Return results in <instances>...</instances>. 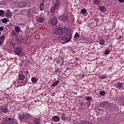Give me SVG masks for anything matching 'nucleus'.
Masks as SVG:
<instances>
[{
	"mask_svg": "<svg viewBox=\"0 0 124 124\" xmlns=\"http://www.w3.org/2000/svg\"><path fill=\"white\" fill-rule=\"evenodd\" d=\"M48 23L52 26H56L58 24V19L56 17H53L49 21Z\"/></svg>",
	"mask_w": 124,
	"mask_h": 124,
	"instance_id": "5",
	"label": "nucleus"
},
{
	"mask_svg": "<svg viewBox=\"0 0 124 124\" xmlns=\"http://www.w3.org/2000/svg\"><path fill=\"white\" fill-rule=\"evenodd\" d=\"M31 124H36L35 122L33 123H31Z\"/></svg>",
	"mask_w": 124,
	"mask_h": 124,
	"instance_id": "44",
	"label": "nucleus"
},
{
	"mask_svg": "<svg viewBox=\"0 0 124 124\" xmlns=\"http://www.w3.org/2000/svg\"><path fill=\"white\" fill-rule=\"evenodd\" d=\"M1 22L4 24H6L7 22H9V20L7 18H4L1 20Z\"/></svg>",
	"mask_w": 124,
	"mask_h": 124,
	"instance_id": "20",
	"label": "nucleus"
},
{
	"mask_svg": "<svg viewBox=\"0 0 124 124\" xmlns=\"http://www.w3.org/2000/svg\"><path fill=\"white\" fill-rule=\"evenodd\" d=\"M44 21H45V19L44 18V17H40L38 18V21L39 22V23H43Z\"/></svg>",
	"mask_w": 124,
	"mask_h": 124,
	"instance_id": "18",
	"label": "nucleus"
},
{
	"mask_svg": "<svg viewBox=\"0 0 124 124\" xmlns=\"http://www.w3.org/2000/svg\"><path fill=\"white\" fill-rule=\"evenodd\" d=\"M101 0H94L93 3L95 4H97V5H99V4H101Z\"/></svg>",
	"mask_w": 124,
	"mask_h": 124,
	"instance_id": "19",
	"label": "nucleus"
},
{
	"mask_svg": "<svg viewBox=\"0 0 124 124\" xmlns=\"http://www.w3.org/2000/svg\"><path fill=\"white\" fill-rule=\"evenodd\" d=\"M61 6V1L60 0H56L54 4L50 9V12H54L55 10H58Z\"/></svg>",
	"mask_w": 124,
	"mask_h": 124,
	"instance_id": "2",
	"label": "nucleus"
},
{
	"mask_svg": "<svg viewBox=\"0 0 124 124\" xmlns=\"http://www.w3.org/2000/svg\"><path fill=\"white\" fill-rule=\"evenodd\" d=\"M25 78H26V77L25 76V75H23V74H19L18 75V79L19 80H24V79H25Z\"/></svg>",
	"mask_w": 124,
	"mask_h": 124,
	"instance_id": "17",
	"label": "nucleus"
},
{
	"mask_svg": "<svg viewBox=\"0 0 124 124\" xmlns=\"http://www.w3.org/2000/svg\"><path fill=\"white\" fill-rule=\"evenodd\" d=\"M34 123H35L36 124H39V123H40V120L38 119H35L34 120Z\"/></svg>",
	"mask_w": 124,
	"mask_h": 124,
	"instance_id": "27",
	"label": "nucleus"
},
{
	"mask_svg": "<svg viewBox=\"0 0 124 124\" xmlns=\"http://www.w3.org/2000/svg\"><path fill=\"white\" fill-rule=\"evenodd\" d=\"M122 105L123 106H124V97L122 99Z\"/></svg>",
	"mask_w": 124,
	"mask_h": 124,
	"instance_id": "40",
	"label": "nucleus"
},
{
	"mask_svg": "<svg viewBox=\"0 0 124 124\" xmlns=\"http://www.w3.org/2000/svg\"><path fill=\"white\" fill-rule=\"evenodd\" d=\"M26 84H27V82H26L25 83H23V86H24V85H26Z\"/></svg>",
	"mask_w": 124,
	"mask_h": 124,
	"instance_id": "45",
	"label": "nucleus"
},
{
	"mask_svg": "<svg viewBox=\"0 0 124 124\" xmlns=\"http://www.w3.org/2000/svg\"><path fill=\"white\" fill-rule=\"evenodd\" d=\"M60 116L58 115H55L52 117V121L54 123H58V122H60Z\"/></svg>",
	"mask_w": 124,
	"mask_h": 124,
	"instance_id": "11",
	"label": "nucleus"
},
{
	"mask_svg": "<svg viewBox=\"0 0 124 124\" xmlns=\"http://www.w3.org/2000/svg\"><path fill=\"white\" fill-rule=\"evenodd\" d=\"M2 44H3V42L0 41V45H2Z\"/></svg>",
	"mask_w": 124,
	"mask_h": 124,
	"instance_id": "42",
	"label": "nucleus"
},
{
	"mask_svg": "<svg viewBox=\"0 0 124 124\" xmlns=\"http://www.w3.org/2000/svg\"><path fill=\"white\" fill-rule=\"evenodd\" d=\"M0 41L4 42V35H2L0 37Z\"/></svg>",
	"mask_w": 124,
	"mask_h": 124,
	"instance_id": "29",
	"label": "nucleus"
},
{
	"mask_svg": "<svg viewBox=\"0 0 124 124\" xmlns=\"http://www.w3.org/2000/svg\"><path fill=\"white\" fill-rule=\"evenodd\" d=\"M10 16H11V13L10 12H8L6 14V17H10Z\"/></svg>",
	"mask_w": 124,
	"mask_h": 124,
	"instance_id": "35",
	"label": "nucleus"
},
{
	"mask_svg": "<svg viewBox=\"0 0 124 124\" xmlns=\"http://www.w3.org/2000/svg\"><path fill=\"white\" fill-rule=\"evenodd\" d=\"M99 9L100 11H101V12H104V11H106V7L104 5L100 6Z\"/></svg>",
	"mask_w": 124,
	"mask_h": 124,
	"instance_id": "14",
	"label": "nucleus"
},
{
	"mask_svg": "<svg viewBox=\"0 0 124 124\" xmlns=\"http://www.w3.org/2000/svg\"><path fill=\"white\" fill-rule=\"evenodd\" d=\"M15 30L17 33H19V32H20V31H21V29H20V27H19V26H16L15 27Z\"/></svg>",
	"mask_w": 124,
	"mask_h": 124,
	"instance_id": "21",
	"label": "nucleus"
},
{
	"mask_svg": "<svg viewBox=\"0 0 124 124\" xmlns=\"http://www.w3.org/2000/svg\"><path fill=\"white\" fill-rule=\"evenodd\" d=\"M114 87L118 90H121V89H124V84L122 82H116L114 84Z\"/></svg>",
	"mask_w": 124,
	"mask_h": 124,
	"instance_id": "6",
	"label": "nucleus"
},
{
	"mask_svg": "<svg viewBox=\"0 0 124 124\" xmlns=\"http://www.w3.org/2000/svg\"><path fill=\"white\" fill-rule=\"evenodd\" d=\"M79 124H91V123L88 121L82 120L79 122Z\"/></svg>",
	"mask_w": 124,
	"mask_h": 124,
	"instance_id": "15",
	"label": "nucleus"
},
{
	"mask_svg": "<svg viewBox=\"0 0 124 124\" xmlns=\"http://www.w3.org/2000/svg\"><path fill=\"white\" fill-rule=\"evenodd\" d=\"M14 51H15V53L16 54V55H18V56L22 54V49H21V48L16 47L15 48Z\"/></svg>",
	"mask_w": 124,
	"mask_h": 124,
	"instance_id": "10",
	"label": "nucleus"
},
{
	"mask_svg": "<svg viewBox=\"0 0 124 124\" xmlns=\"http://www.w3.org/2000/svg\"><path fill=\"white\" fill-rule=\"evenodd\" d=\"M63 31L65 32V36L63 37V40L65 41V42H70L71 38H72V32H71V30L64 28Z\"/></svg>",
	"mask_w": 124,
	"mask_h": 124,
	"instance_id": "1",
	"label": "nucleus"
},
{
	"mask_svg": "<svg viewBox=\"0 0 124 124\" xmlns=\"http://www.w3.org/2000/svg\"><path fill=\"white\" fill-rule=\"evenodd\" d=\"M31 117H32L31 115L27 112L23 113V114H20L18 115V118L20 119V120H21V121H23V120H27V119H29V118Z\"/></svg>",
	"mask_w": 124,
	"mask_h": 124,
	"instance_id": "3",
	"label": "nucleus"
},
{
	"mask_svg": "<svg viewBox=\"0 0 124 124\" xmlns=\"http://www.w3.org/2000/svg\"><path fill=\"white\" fill-rule=\"evenodd\" d=\"M0 35H1V32H0Z\"/></svg>",
	"mask_w": 124,
	"mask_h": 124,
	"instance_id": "47",
	"label": "nucleus"
},
{
	"mask_svg": "<svg viewBox=\"0 0 124 124\" xmlns=\"http://www.w3.org/2000/svg\"><path fill=\"white\" fill-rule=\"evenodd\" d=\"M108 106H109V103L107 101L102 102L100 104V107L102 108H107Z\"/></svg>",
	"mask_w": 124,
	"mask_h": 124,
	"instance_id": "9",
	"label": "nucleus"
},
{
	"mask_svg": "<svg viewBox=\"0 0 124 124\" xmlns=\"http://www.w3.org/2000/svg\"><path fill=\"white\" fill-rule=\"evenodd\" d=\"M39 7H40V11H43L44 10V8H45L44 3L42 2L40 5Z\"/></svg>",
	"mask_w": 124,
	"mask_h": 124,
	"instance_id": "16",
	"label": "nucleus"
},
{
	"mask_svg": "<svg viewBox=\"0 0 124 124\" xmlns=\"http://www.w3.org/2000/svg\"><path fill=\"white\" fill-rule=\"evenodd\" d=\"M12 35H14V36H17V35H18V34H17L15 31H12Z\"/></svg>",
	"mask_w": 124,
	"mask_h": 124,
	"instance_id": "33",
	"label": "nucleus"
},
{
	"mask_svg": "<svg viewBox=\"0 0 124 124\" xmlns=\"http://www.w3.org/2000/svg\"><path fill=\"white\" fill-rule=\"evenodd\" d=\"M1 106H0V113L1 112Z\"/></svg>",
	"mask_w": 124,
	"mask_h": 124,
	"instance_id": "43",
	"label": "nucleus"
},
{
	"mask_svg": "<svg viewBox=\"0 0 124 124\" xmlns=\"http://www.w3.org/2000/svg\"><path fill=\"white\" fill-rule=\"evenodd\" d=\"M4 28L3 27H0V31H3Z\"/></svg>",
	"mask_w": 124,
	"mask_h": 124,
	"instance_id": "38",
	"label": "nucleus"
},
{
	"mask_svg": "<svg viewBox=\"0 0 124 124\" xmlns=\"http://www.w3.org/2000/svg\"><path fill=\"white\" fill-rule=\"evenodd\" d=\"M35 37H38V35H36L35 36Z\"/></svg>",
	"mask_w": 124,
	"mask_h": 124,
	"instance_id": "46",
	"label": "nucleus"
},
{
	"mask_svg": "<svg viewBox=\"0 0 124 124\" xmlns=\"http://www.w3.org/2000/svg\"><path fill=\"white\" fill-rule=\"evenodd\" d=\"M79 36H80V35H79V33H78V32H76L75 35V37L76 38H77V37H79Z\"/></svg>",
	"mask_w": 124,
	"mask_h": 124,
	"instance_id": "36",
	"label": "nucleus"
},
{
	"mask_svg": "<svg viewBox=\"0 0 124 124\" xmlns=\"http://www.w3.org/2000/svg\"><path fill=\"white\" fill-rule=\"evenodd\" d=\"M8 106L5 105L3 107L1 106V112L4 114H6L8 112Z\"/></svg>",
	"mask_w": 124,
	"mask_h": 124,
	"instance_id": "8",
	"label": "nucleus"
},
{
	"mask_svg": "<svg viewBox=\"0 0 124 124\" xmlns=\"http://www.w3.org/2000/svg\"><path fill=\"white\" fill-rule=\"evenodd\" d=\"M104 53L105 55H109V54H110V50L107 49L105 51Z\"/></svg>",
	"mask_w": 124,
	"mask_h": 124,
	"instance_id": "30",
	"label": "nucleus"
},
{
	"mask_svg": "<svg viewBox=\"0 0 124 124\" xmlns=\"http://www.w3.org/2000/svg\"><path fill=\"white\" fill-rule=\"evenodd\" d=\"M31 81L32 83H36V82H37V79H36V78L34 77L31 78Z\"/></svg>",
	"mask_w": 124,
	"mask_h": 124,
	"instance_id": "23",
	"label": "nucleus"
},
{
	"mask_svg": "<svg viewBox=\"0 0 124 124\" xmlns=\"http://www.w3.org/2000/svg\"><path fill=\"white\" fill-rule=\"evenodd\" d=\"M81 14H82V15H85V14H86V13H87V10L85 8L82 9L81 10Z\"/></svg>",
	"mask_w": 124,
	"mask_h": 124,
	"instance_id": "25",
	"label": "nucleus"
},
{
	"mask_svg": "<svg viewBox=\"0 0 124 124\" xmlns=\"http://www.w3.org/2000/svg\"><path fill=\"white\" fill-rule=\"evenodd\" d=\"M13 123H14V120L12 118L6 117L2 121V124H13Z\"/></svg>",
	"mask_w": 124,
	"mask_h": 124,
	"instance_id": "4",
	"label": "nucleus"
},
{
	"mask_svg": "<svg viewBox=\"0 0 124 124\" xmlns=\"http://www.w3.org/2000/svg\"><path fill=\"white\" fill-rule=\"evenodd\" d=\"M24 44H27V43H24Z\"/></svg>",
	"mask_w": 124,
	"mask_h": 124,
	"instance_id": "48",
	"label": "nucleus"
},
{
	"mask_svg": "<svg viewBox=\"0 0 124 124\" xmlns=\"http://www.w3.org/2000/svg\"><path fill=\"white\" fill-rule=\"evenodd\" d=\"M59 83H60V81L57 80L56 82H53L51 86L52 87H56V86H57L59 84Z\"/></svg>",
	"mask_w": 124,
	"mask_h": 124,
	"instance_id": "24",
	"label": "nucleus"
},
{
	"mask_svg": "<svg viewBox=\"0 0 124 124\" xmlns=\"http://www.w3.org/2000/svg\"><path fill=\"white\" fill-rule=\"evenodd\" d=\"M4 14V11L2 10H0V16H3Z\"/></svg>",
	"mask_w": 124,
	"mask_h": 124,
	"instance_id": "31",
	"label": "nucleus"
},
{
	"mask_svg": "<svg viewBox=\"0 0 124 124\" xmlns=\"http://www.w3.org/2000/svg\"><path fill=\"white\" fill-rule=\"evenodd\" d=\"M18 7H20V8H23L27 7V3L25 2L22 1L18 3Z\"/></svg>",
	"mask_w": 124,
	"mask_h": 124,
	"instance_id": "13",
	"label": "nucleus"
},
{
	"mask_svg": "<svg viewBox=\"0 0 124 124\" xmlns=\"http://www.w3.org/2000/svg\"><path fill=\"white\" fill-rule=\"evenodd\" d=\"M106 78H107V77H106V75H103V76H101V79L102 80H103L104 79H106Z\"/></svg>",
	"mask_w": 124,
	"mask_h": 124,
	"instance_id": "34",
	"label": "nucleus"
},
{
	"mask_svg": "<svg viewBox=\"0 0 124 124\" xmlns=\"http://www.w3.org/2000/svg\"><path fill=\"white\" fill-rule=\"evenodd\" d=\"M99 94H100V95H102V96H103L105 95V92H104V91H101L100 92Z\"/></svg>",
	"mask_w": 124,
	"mask_h": 124,
	"instance_id": "28",
	"label": "nucleus"
},
{
	"mask_svg": "<svg viewBox=\"0 0 124 124\" xmlns=\"http://www.w3.org/2000/svg\"><path fill=\"white\" fill-rule=\"evenodd\" d=\"M60 19L62 22H66V21H68V18L67 17V16H66V15H64L61 16Z\"/></svg>",
	"mask_w": 124,
	"mask_h": 124,
	"instance_id": "12",
	"label": "nucleus"
},
{
	"mask_svg": "<svg viewBox=\"0 0 124 124\" xmlns=\"http://www.w3.org/2000/svg\"><path fill=\"white\" fill-rule=\"evenodd\" d=\"M100 45H104V44H105V41L104 40V39H101L99 40V42Z\"/></svg>",
	"mask_w": 124,
	"mask_h": 124,
	"instance_id": "22",
	"label": "nucleus"
},
{
	"mask_svg": "<svg viewBox=\"0 0 124 124\" xmlns=\"http://www.w3.org/2000/svg\"><path fill=\"white\" fill-rule=\"evenodd\" d=\"M61 120H62L63 121H64V120H65V117L63 115L61 117Z\"/></svg>",
	"mask_w": 124,
	"mask_h": 124,
	"instance_id": "37",
	"label": "nucleus"
},
{
	"mask_svg": "<svg viewBox=\"0 0 124 124\" xmlns=\"http://www.w3.org/2000/svg\"><path fill=\"white\" fill-rule=\"evenodd\" d=\"M85 98H86V100H87V101H92V99H93V97L92 96H86Z\"/></svg>",
	"mask_w": 124,
	"mask_h": 124,
	"instance_id": "26",
	"label": "nucleus"
},
{
	"mask_svg": "<svg viewBox=\"0 0 124 124\" xmlns=\"http://www.w3.org/2000/svg\"><path fill=\"white\" fill-rule=\"evenodd\" d=\"M36 10V8L35 7H33L31 9V12H34Z\"/></svg>",
	"mask_w": 124,
	"mask_h": 124,
	"instance_id": "32",
	"label": "nucleus"
},
{
	"mask_svg": "<svg viewBox=\"0 0 124 124\" xmlns=\"http://www.w3.org/2000/svg\"><path fill=\"white\" fill-rule=\"evenodd\" d=\"M119 2H124V0H118Z\"/></svg>",
	"mask_w": 124,
	"mask_h": 124,
	"instance_id": "41",
	"label": "nucleus"
},
{
	"mask_svg": "<svg viewBox=\"0 0 124 124\" xmlns=\"http://www.w3.org/2000/svg\"><path fill=\"white\" fill-rule=\"evenodd\" d=\"M55 33L56 34H58V35H62V34L63 33V30H62V28H57L56 29Z\"/></svg>",
	"mask_w": 124,
	"mask_h": 124,
	"instance_id": "7",
	"label": "nucleus"
},
{
	"mask_svg": "<svg viewBox=\"0 0 124 124\" xmlns=\"http://www.w3.org/2000/svg\"><path fill=\"white\" fill-rule=\"evenodd\" d=\"M16 42H20V40L18 38H16Z\"/></svg>",
	"mask_w": 124,
	"mask_h": 124,
	"instance_id": "39",
	"label": "nucleus"
}]
</instances>
